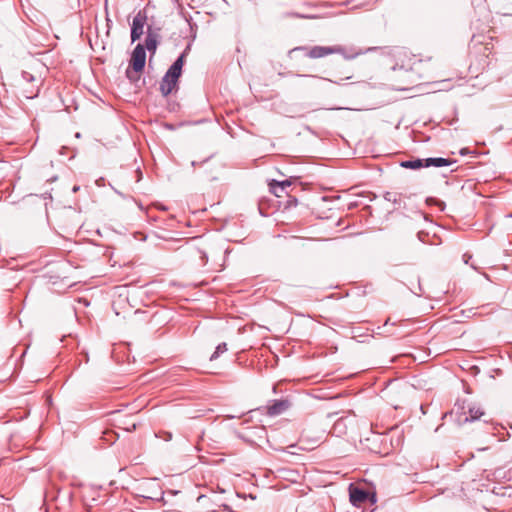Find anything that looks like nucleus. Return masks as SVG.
I'll use <instances>...</instances> for the list:
<instances>
[{
  "label": "nucleus",
  "instance_id": "6",
  "mask_svg": "<svg viewBox=\"0 0 512 512\" xmlns=\"http://www.w3.org/2000/svg\"><path fill=\"white\" fill-rule=\"evenodd\" d=\"M461 409L463 411L457 419L460 424L474 422L485 416V411L477 405H469L467 411H465L464 407H461Z\"/></svg>",
  "mask_w": 512,
  "mask_h": 512
},
{
  "label": "nucleus",
  "instance_id": "4",
  "mask_svg": "<svg viewBox=\"0 0 512 512\" xmlns=\"http://www.w3.org/2000/svg\"><path fill=\"white\" fill-rule=\"evenodd\" d=\"M146 63V51L145 47L142 44H137L134 48L131 59H130V67L133 69L135 73H140L143 71Z\"/></svg>",
  "mask_w": 512,
  "mask_h": 512
},
{
  "label": "nucleus",
  "instance_id": "23",
  "mask_svg": "<svg viewBox=\"0 0 512 512\" xmlns=\"http://www.w3.org/2000/svg\"><path fill=\"white\" fill-rule=\"evenodd\" d=\"M368 500H369L372 504H375V503L377 502L376 494H375V493H370V497L368 498Z\"/></svg>",
  "mask_w": 512,
  "mask_h": 512
},
{
  "label": "nucleus",
  "instance_id": "21",
  "mask_svg": "<svg viewBox=\"0 0 512 512\" xmlns=\"http://www.w3.org/2000/svg\"><path fill=\"white\" fill-rule=\"evenodd\" d=\"M126 76H127V78H128L129 80H131V81L138 79V77H135V78H134V77L132 76V72L130 71V69H129V68L126 70Z\"/></svg>",
  "mask_w": 512,
  "mask_h": 512
},
{
  "label": "nucleus",
  "instance_id": "9",
  "mask_svg": "<svg viewBox=\"0 0 512 512\" xmlns=\"http://www.w3.org/2000/svg\"><path fill=\"white\" fill-rule=\"evenodd\" d=\"M159 28L156 30H153L151 26H148L147 28V35L145 39V50L147 49L152 55L155 54L157 46L159 44L160 34H159Z\"/></svg>",
  "mask_w": 512,
  "mask_h": 512
},
{
  "label": "nucleus",
  "instance_id": "17",
  "mask_svg": "<svg viewBox=\"0 0 512 512\" xmlns=\"http://www.w3.org/2000/svg\"><path fill=\"white\" fill-rule=\"evenodd\" d=\"M22 78L26 81V82H32L35 80L34 76L28 72H23L22 73Z\"/></svg>",
  "mask_w": 512,
  "mask_h": 512
},
{
  "label": "nucleus",
  "instance_id": "25",
  "mask_svg": "<svg viewBox=\"0 0 512 512\" xmlns=\"http://www.w3.org/2000/svg\"><path fill=\"white\" fill-rule=\"evenodd\" d=\"M135 429H136V424H135V423H133V424L131 425V427H127V428H126V430H127V431H132V430H135Z\"/></svg>",
  "mask_w": 512,
  "mask_h": 512
},
{
  "label": "nucleus",
  "instance_id": "7",
  "mask_svg": "<svg viewBox=\"0 0 512 512\" xmlns=\"http://www.w3.org/2000/svg\"><path fill=\"white\" fill-rule=\"evenodd\" d=\"M370 492L355 486L354 484L349 485V499L353 506L360 507L361 504L368 501Z\"/></svg>",
  "mask_w": 512,
  "mask_h": 512
},
{
  "label": "nucleus",
  "instance_id": "15",
  "mask_svg": "<svg viewBox=\"0 0 512 512\" xmlns=\"http://www.w3.org/2000/svg\"><path fill=\"white\" fill-rule=\"evenodd\" d=\"M226 351H227V344L225 342L218 344L215 351L210 356V361L216 360L220 355H222Z\"/></svg>",
  "mask_w": 512,
  "mask_h": 512
},
{
  "label": "nucleus",
  "instance_id": "5",
  "mask_svg": "<svg viewBox=\"0 0 512 512\" xmlns=\"http://www.w3.org/2000/svg\"><path fill=\"white\" fill-rule=\"evenodd\" d=\"M147 21V14L145 10H139L135 15L131 25V41L135 42L143 34V29Z\"/></svg>",
  "mask_w": 512,
  "mask_h": 512
},
{
  "label": "nucleus",
  "instance_id": "10",
  "mask_svg": "<svg viewBox=\"0 0 512 512\" xmlns=\"http://www.w3.org/2000/svg\"><path fill=\"white\" fill-rule=\"evenodd\" d=\"M291 184H292V181L289 179H286L283 181L271 180L269 182V190L276 197H282L286 188L290 187Z\"/></svg>",
  "mask_w": 512,
  "mask_h": 512
},
{
  "label": "nucleus",
  "instance_id": "16",
  "mask_svg": "<svg viewBox=\"0 0 512 512\" xmlns=\"http://www.w3.org/2000/svg\"><path fill=\"white\" fill-rule=\"evenodd\" d=\"M472 259V255L469 254V253H465L463 255V260H464V263L467 264V265H470L471 268H473L474 270H478V268L473 264V263H470V260Z\"/></svg>",
  "mask_w": 512,
  "mask_h": 512
},
{
  "label": "nucleus",
  "instance_id": "13",
  "mask_svg": "<svg viewBox=\"0 0 512 512\" xmlns=\"http://www.w3.org/2000/svg\"><path fill=\"white\" fill-rule=\"evenodd\" d=\"M384 199L386 201L392 202L396 208H401L403 202V195L401 193H395V192H385L383 195Z\"/></svg>",
  "mask_w": 512,
  "mask_h": 512
},
{
  "label": "nucleus",
  "instance_id": "8",
  "mask_svg": "<svg viewBox=\"0 0 512 512\" xmlns=\"http://www.w3.org/2000/svg\"><path fill=\"white\" fill-rule=\"evenodd\" d=\"M214 495H200L196 499L199 512H215L220 505L214 500Z\"/></svg>",
  "mask_w": 512,
  "mask_h": 512
},
{
  "label": "nucleus",
  "instance_id": "14",
  "mask_svg": "<svg viewBox=\"0 0 512 512\" xmlns=\"http://www.w3.org/2000/svg\"><path fill=\"white\" fill-rule=\"evenodd\" d=\"M400 166L403 168L412 169V170H417V169L425 167L424 159H420V158L402 161L400 163Z\"/></svg>",
  "mask_w": 512,
  "mask_h": 512
},
{
  "label": "nucleus",
  "instance_id": "1",
  "mask_svg": "<svg viewBox=\"0 0 512 512\" xmlns=\"http://www.w3.org/2000/svg\"><path fill=\"white\" fill-rule=\"evenodd\" d=\"M186 52L184 51L169 67L160 82V92L163 96H168L177 86L178 79L182 74Z\"/></svg>",
  "mask_w": 512,
  "mask_h": 512
},
{
  "label": "nucleus",
  "instance_id": "26",
  "mask_svg": "<svg viewBox=\"0 0 512 512\" xmlns=\"http://www.w3.org/2000/svg\"><path fill=\"white\" fill-rule=\"evenodd\" d=\"M166 437L165 440H170L172 438V434L171 433H167L166 434Z\"/></svg>",
  "mask_w": 512,
  "mask_h": 512
},
{
  "label": "nucleus",
  "instance_id": "11",
  "mask_svg": "<svg viewBox=\"0 0 512 512\" xmlns=\"http://www.w3.org/2000/svg\"><path fill=\"white\" fill-rule=\"evenodd\" d=\"M455 163H456L455 159L443 158V157H430V158L424 159L425 168H428L431 166L444 167V166H450Z\"/></svg>",
  "mask_w": 512,
  "mask_h": 512
},
{
  "label": "nucleus",
  "instance_id": "2",
  "mask_svg": "<svg viewBox=\"0 0 512 512\" xmlns=\"http://www.w3.org/2000/svg\"><path fill=\"white\" fill-rule=\"evenodd\" d=\"M293 51H303L305 56L311 59L323 58L325 56L334 54V52H342L340 48H333V46H300L294 48Z\"/></svg>",
  "mask_w": 512,
  "mask_h": 512
},
{
  "label": "nucleus",
  "instance_id": "20",
  "mask_svg": "<svg viewBox=\"0 0 512 512\" xmlns=\"http://www.w3.org/2000/svg\"><path fill=\"white\" fill-rule=\"evenodd\" d=\"M37 92H38V89H36V91H25V97L28 98V99H32L34 98L35 96H37Z\"/></svg>",
  "mask_w": 512,
  "mask_h": 512
},
{
  "label": "nucleus",
  "instance_id": "24",
  "mask_svg": "<svg viewBox=\"0 0 512 512\" xmlns=\"http://www.w3.org/2000/svg\"><path fill=\"white\" fill-rule=\"evenodd\" d=\"M352 76L351 75H346L345 77L341 78L340 81H334L335 84H338L340 85L341 84V81L343 80H348L350 79Z\"/></svg>",
  "mask_w": 512,
  "mask_h": 512
},
{
  "label": "nucleus",
  "instance_id": "28",
  "mask_svg": "<svg viewBox=\"0 0 512 512\" xmlns=\"http://www.w3.org/2000/svg\"><path fill=\"white\" fill-rule=\"evenodd\" d=\"M509 217H512V213L509 215Z\"/></svg>",
  "mask_w": 512,
  "mask_h": 512
},
{
  "label": "nucleus",
  "instance_id": "12",
  "mask_svg": "<svg viewBox=\"0 0 512 512\" xmlns=\"http://www.w3.org/2000/svg\"><path fill=\"white\" fill-rule=\"evenodd\" d=\"M333 48H340L342 50V52H334V54H340V55H342L347 60H352V59L356 58L357 56H359L361 54L377 50V47H369V48H367L364 51L363 50H358V51H355V52H352V53H347L346 49L343 46H341V45H335V46H333Z\"/></svg>",
  "mask_w": 512,
  "mask_h": 512
},
{
  "label": "nucleus",
  "instance_id": "27",
  "mask_svg": "<svg viewBox=\"0 0 512 512\" xmlns=\"http://www.w3.org/2000/svg\"><path fill=\"white\" fill-rule=\"evenodd\" d=\"M488 50L487 47H484V52H486ZM485 55H487L486 53H484Z\"/></svg>",
  "mask_w": 512,
  "mask_h": 512
},
{
  "label": "nucleus",
  "instance_id": "19",
  "mask_svg": "<svg viewBox=\"0 0 512 512\" xmlns=\"http://www.w3.org/2000/svg\"><path fill=\"white\" fill-rule=\"evenodd\" d=\"M297 198L295 197H289V200L287 201L286 207H292L297 205Z\"/></svg>",
  "mask_w": 512,
  "mask_h": 512
},
{
  "label": "nucleus",
  "instance_id": "18",
  "mask_svg": "<svg viewBox=\"0 0 512 512\" xmlns=\"http://www.w3.org/2000/svg\"><path fill=\"white\" fill-rule=\"evenodd\" d=\"M199 257L201 259V262L203 264H205L207 262V259H208V256H207V253L205 251H202V250H199Z\"/></svg>",
  "mask_w": 512,
  "mask_h": 512
},
{
  "label": "nucleus",
  "instance_id": "22",
  "mask_svg": "<svg viewBox=\"0 0 512 512\" xmlns=\"http://www.w3.org/2000/svg\"><path fill=\"white\" fill-rule=\"evenodd\" d=\"M469 153H470V150H469L468 148H461V149L459 150V154H460L461 156H466V155H468Z\"/></svg>",
  "mask_w": 512,
  "mask_h": 512
},
{
  "label": "nucleus",
  "instance_id": "3",
  "mask_svg": "<svg viewBox=\"0 0 512 512\" xmlns=\"http://www.w3.org/2000/svg\"><path fill=\"white\" fill-rule=\"evenodd\" d=\"M291 407L289 399H274L267 403L264 409V413L270 417H275L283 414Z\"/></svg>",
  "mask_w": 512,
  "mask_h": 512
}]
</instances>
